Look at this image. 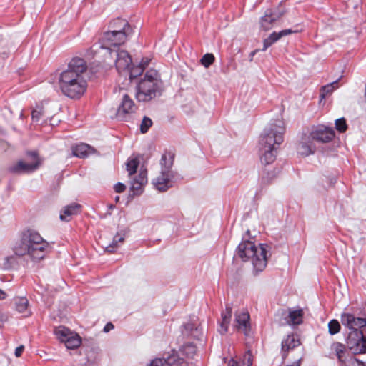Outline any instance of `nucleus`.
<instances>
[{
	"instance_id": "nucleus-22",
	"label": "nucleus",
	"mask_w": 366,
	"mask_h": 366,
	"mask_svg": "<svg viewBox=\"0 0 366 366\" xmlns=\"http://www.w3.org/2000/svg\"><path fill=\"white\" fill-rule=\"evenodd\" d=\"M303 311L300 308L290 311L287 321L293 326L299 325L303 322Z\"/></svg>"
},
{
	"instance_id": "nucleus-35",
	"label": "nucleus",
	"mask_w": 366,
	"mask_h": 366,
	"mask_svg": "<svg viewBox=\"0 0 366 366\" xmlns=\"http://www.w3.org/2000/svg\"><path fill=\"white\" fill-rule=\"evenodd\" d=\"M169 360V355L167 357H158L154 359L149 364V366H171Z\"/></svg>"
},
{
	"instance_id": "nucleus-58",
	"label": "nucleus",
	"mask_w": 366,
	"mask_h": 366,
	"mask_svg": "<svg viewBox=\"0 0 366 366\" xmlns=\"http://www.w3.org/2000/svg\"><path fill=\"white\" fill-rule=\"evenodd\" d=\"M355 360L362 366H366V362L359 360L358 359L355 358Z\"/></svg>"
},
{
	"instance_id": "nucleus-14",
	"label": "nucleus",
	"mask_w": 366,
	"mask_h": 366,
	"mask_svg": "<svg viewBox=\"0 0 366 366\" xmlns=\"http://www.w3.org/2000/svg\"><path fill=\"white\" fill-rule=\"evenodd\" d=\"M300 345V340L297 337V335L293 333L288 335L286 338L282 341L281 344V355L282 361L284 362L286 360L288 352Z\"/></svg>"
},
{
	"instance_id": "nucleus-64",
	"label": "nucleus",
	"mask_w": 366,
	"mask_h": 366,
	"mask_svg": "<svg viewBox=\"0 0 366 366\" xmlns=\"http://www.w3.org/2000/svg\"><path fill=\"white\" fill-rule=\"evenodd\" d=\"M127 160H132V161H134V160H137V159H135V158H132V159L129 158Z\"/></svg>"
},
{
	"instance_id": "nucleus-4",
	"label": "nucleus",
	"mask_w": 366,
	"mask_h": 366,
	"mask_svg": "<svg viewBox=\"0 0 366 366\" xmlns=\"http://www.w3.org/2000/svg\"><path fill=\"white\" fill-rule=\"evenodd\" d=\"M285 123L275 119L264 130L259 140V154L261 160H271L277 157L279 146L284 141Z\"/></svg>"
},
{
	"instance_id": "nucleus-32",
	"label": "nucleus",
	"mask_w": 366,
	"mask_h": 366,
	"mask_svg": "<svg viewBox=\"0 0 366 366\" xmlns=\"http://www.w3.org/2000/svg\"><path fill=\"white\" fill-rule=\"evenodd\" d=\"M54 333L58 339L63 342H64L66 338L71 334V331L65 327H59L58 328H56Z\"/></svg>"
},
{
	"instance_id": "nucleus-18",
	"label": "nucleus",
	"mask_w": 366,
	"mask_h": 366,
	"mask_svg": "<svg viewBox=\"0 0 366 366\" xmlns=\"http://www.w3.org/2000/svg\"><path fill=\"white\" fill-rule=\"evenodd\" d=\"M109 31L117 32H124L126 35L130 36L132 34V29L128 21L123 19H116L109 24Z\"/></svg>"
},
{
	"instance_id": "nucleus-16",
	"label": "nucleus",
	"mask_w": 366,
	"mask_h": 366,
	"mask_svg": "<svg viewBox=\"0 0 366 366\" xmlns=\"http://www.w3.org/2000/svg\"><path fill=\"white\" fill-rule=\"evenodd\" d=\"M47 251L48 243L46 241L29 244V256L34 262L44 259Z\"/></svg>"
},
{
	"instance_id": "nucleus-13",
	"label": "nucleus",
	"mask_w": 366,
	"mask_h": 366,
	"mask_svg": "<svg viewBox=\"0 0 366 366\" xmlns=\"http://www.w3.org/2000/svg\"><path fill=\"white\" fill-rule=\"evenodd\" d=\"M43 162H32L28 163L27 162H17L16 165L9 167L8 170L10 173L22 174H30L37 170L42 164Z\"/></svg>"
},
{
	"instance_id": "nucleus-27",
	"label": "nucleus",
	"mask_w": 366,
	"mask_h": 366,
	"mask_svg": "<svg viewBox=\"0 0 366 366\" xmlns=\"http://www.w3.org/2000/svg\"><path fill=\"white\" fill-rule=\"evenodd\" d=\"M338 81L339 79L328 84L327 85L322 86L320 91V98L321 100L325 99L327 97L331 95V94L338 88Z\"/></svg>"
},
{
	"instance_id": "nucleus-6",
	"label": "nucleus",
	"mask_w": 366,
	"mask_h": 366,
	"mask_svg": "<svg viewBox=\"0 0 366 366\" xmlns=\"http://www.w3.org/2000/svg\"><path fill=\"white\" fill-rule=\"evenodd\" d=\"M112 58H115V66L120 76H128V84L143 72V67L132 64L129 54L125 50L109 51Z\"/></svg>"
},
{
	"instance_id": "nucleus-45",
	"label": "nucleus",
	"mask_w": 366,
	"mask_h": 366,
	"mask_svg": "<svg viewBox=\"0 0 366 366\" xmlns=\"http://www.w3.org/2000/svg\"><path fill=\"white\" fill-rule=\"evenodd\" d=\"M195 326H196V325L193 322H187V323L184 324L182 327H184V329L185 330V334L187 336H190V335L194 331L193 330L194 329Z\"/></svg>"
},
{
	"instance_id": "nucleus-26",
	"label": "nucleus",
	"mask_w": 366,
	"mask_h": 366,
	"mask_svg": "<svg viewBox=\"0 0 366 366\" xmlns=\"http://www.w3.org/2000/svg\"><path fill=\"white\" fill-rule=\"evenodd\" d=\"M171 366H188V362L182 357H180L175 350H172L169 353V360Z\"/></svg>"
},
{
	"instance_id": "nucleus-39",
	"label": "nucleus",
	"mask_w": 366,
	"mask_h": 366,
	"mask_svg": "<svg viewBox=\"0 0 366 366\" xmlns=\"http://www.w3.org/2000/svg\"><path fill=\"white\" fill-rule=\"evenodd\" d=\"M152 125V121L150 118L144 117L140 124V131L142 133H146Z\"/></svg>"
},
{
	"instance_id": "nucleus-19",
	"label": "nucleus",
	"mask_w": 366,
	"mask_h": 366,
	"mask_svg": "<svg viewBox=\"0 0 366 366\" xmlns=\"http://www.w3.org/2000/svg\"><path fill=\"white\" fill-rule=\"evenodd\" d=\"M293 32L294 31H292V29H287L282 30L279 32L272 33L268 38L264 40L263 48L261 49V51H266L268 47H269L272 44H274L279 39H280L282 36L292 34Z\"/></svg>"
},
{
	"instance_id": "nucleus-50",
	"label": "nucleus",
	"mask_w": 366,
	"mask_h": 366,
	"mask_svg": "<svg viewBox=\"0 0 366 366\" xmlns=\"http://www.w3.org/2000/svg\"><path fill=\"white\" fill-rule=\"evenodd\" d=\"M24 350V345H20V346L17 347L16 348L15 352H14L16 357H20L21 355Z\"/></svg>"
},
{
	"instance_id": "nucleus-61",
	"label": "nucleus",
	"mask_w": 366,
	"mask_h": 366,
	"mask_svg": "<svg viewBox=\"0 0 366 366\" xmlns=\"http://www.w3.org/2000/svg\"><path fill=\"white\" fill-rule=\"evenodd\" d=\"M119 196H117V197H115V202H119Z\"/></svg>"
},
{
	"instance_id": "nucleus-53",
	"label": "nucleus",
	"mask_w": 366,
	"mask_h": 366,
	"mask_svg": "<svg viewBox=\"0 0 366 366\" xmlns=\"http://www.w3.org/2000/svg\"><path fill=\"white\" fill-rule=\"evenodd\" d=\"M337 182V179L335 177H332L328 178V184L329 186L332 187Z\"/></svg>"
},
{
	"instance_id": "nucleus-60",
	"label": "nucleus",
	"mask_w": 366,
	"mask_h": 366,
	"mask_svg": "<svg viewBox=\"0 0 366 366\" xmlns=\"http://www.w3.org/2000/svg\"><path fill=\"white\" fill-rule=\"evenodd\" d=\"M262 188L258 189L257 190V192H256L255 196H257V195H259V194H261V193H262Z\"/></svg>"
},
{
	"instance_id": "nucleus-7",
	"label": "nucleus",
	"mask_w": 366,
	"mask_h": 366,
	"mask_svg": "<svg viewBox=\"0 0 366 366\" xmlns=\"http://www.w3.org/2000/svg\"><path fill=\"white\" fill-rule=\"evenodd\" d=\"M174 162H161L160 174L152 180L154 188L160 192H167L174 184L182 179L181 175L172 170Z\"/></svg>"
},
{
	"instance_id": "nucleus-2",
	"label": "nucleus",
	"mask_w": 366,
	"mask_h": 366,
	"mask_svg": "<svg viewBox=\"0 0 366 366\" xmlns=\"http://www.w3.org/2000/svg\"><path fill=\"white\" fill-rule=\"evenodd\" d=\"M341 323L348 332L345 337V343L349 350L354 355L366 353V336L364 330L366 327V314L343 312L340 317Z\"/></svg>"
},
{
	"instance_id": "nucleus-37",
	"label": "nucleus",
	"mask_w": 366,
	"mask_h": 366,
	"mask_svg": "<svg viewBox=\"0 0 366 366\" xmlns=\"http://www.w3.org/2000/svg\"><path fill=\"white\" fill-rule=\"evenodd\" d=\"M139 166V162H127L126 169L129 173V175H133L137 172V170Z\"/></svg>"
},
{
	"instance_id": "nucleus-23",
	"label": "nucleus",
	"mask_w": 366,
	"mask_h": 366,
	"mask_svg": "<svg viewBox=\"0 0 366 366\" xmlns=\"http://www.w3.org/2000/svg\"><path fill=\"white\" fill-rule=\"evenodd\" d=\"M14 304L16 310L19 313H25V316L31 314V312L28 310L29 301L26 297H16L14 299Z\"/></svg>"
},
{
	"instance_id": "nucleus-11",
	"label": "nucleus",
	"mask_w": 366,
	"mask_h": 366,
	"mask_svg": "<svg viewBox=\"0 0 366 366\" xmlns=\"http://www.w3.org/2000/svg\"><path fill=\"white\" fill-rule=\"evenodd\" d=\"M137 110V106L133 100L127 94L123 95L120 105L117 110V117L119 119L124 120L127 117L134 113Z\"/></svg>"
},
{
	"instance_id": "nucleus-3",
	"label": "nucleus",
	"mask_w": 366,
	"mask_h": 366,
	"mask_svg": "<svg viewBox=\"0 0 366 366\" xmlns=\"http://www.w3.org/2000/svg\"><path fill=\"white\" fill-rule=\"evenodd\" d=\"M250 239V231L247 229L236 249V255L243 262L251 259L254 269L257 273L261 272L267 264V253L270 247L267 244L262 243L259 244L258 248Z\"/></svg>"
},
{
	"instance_id": "nucleus-12",
	"label": "nucleus",
	"mask_w": 366,
	"mask_h": 366,
	"mask_svg": "<svg viewBox=\"0 0 366 366\" xmlns=\"http://www.w3.org/2000/svg\"><path fill=\"white\" fill-rule=\"evenodd\" d=\"M71 154L72 157L85 159L89 158L90 157H99V152L96 149L92 147V146L81 143L79 144H76L71 147Z\"/></svg>"
},
{
	"instance_id": "nucleus-33",
	"label": "nucleus",
	"mask_w": 366,
	"mask_h": 366,
	"mask_svg": "<svg viewBox=\"0 0 366 366\" xmlns=\"http://www.w3.org/2000/svg\"><path fill=\"white\" fill-rule=\"evenodd\" d=\"M139 185H144L147 183V171L144 169V165L141 167L139 174L134 179V181Z\"/></svg>"
},
{
	"instance_id": "nucleus-31",
	"label": "nucleus",
	"mask_w": 366,
	"mask_h": 366,
	"mask_svg": "<svg viewBox=\"0 0 366 366\" xmlns=\"http://www.w3.org/2000/svg\"><path fill=\"white\" fill-rule=\"evenodd\" d=\"M124 241V236H120L119 233H117L114 237H113V240L112 242V243L110 244H109L107 247H106V252H109V253H113L117 247V244L119 242H123Z\"/></svg>"
},
{
	"instance_id": "nucleus-17",
	"label": "nucleus",
	"mask_w": 366,
	"mask_h": 366,
	"mask_svg": "<svg viewBox=\"0 0 366 366\" xmlns=\"http://www.w3.org/2000/svg\"><path fill=\"white\" fill-rule=\"evenodd\" d=\"M81 208V205L75 202L66 205L61 210L59 219L63 222H69L72 216L80 212Z\"/></svg>"
},
{
	"instance_id": "nucleus-44",
	"label": "nucleus",
	"mask_w": 366,
	"mask_h": 366,
	"mask_svg": "<svg viewBox=\"0 0 366 366\" xmlns=\"http://www.w3.org/2000/svg\"><path fill=\"white\" fill-rule=\"evenodd\" d=\"M15 261V257L14 256H9L4 258V268L6 269H9L12 267V264Z\"/></svg>"
},
{
	"instance_id": "nucleus-55",
	"label": "nucleus",
	"mask_w": 366,
	"mask_h": 366,
	"mask_svg": "<svg viewBox=\"0 0 366 366\" xmlns=\"http://www.w3.org/2000/svg\"><path fill=\"white\" fill-rule=\"evenodd\" d=\"M302 362V358L295 361L292 364L290 365V366H300Z\"/></svg>"
},
{
	"instance_id": "nucleus-30",
	"label": "nucleus",
	"mask_w": 366,
	"mask_h": 366,
	"mask_svg": "<svg viewBox=\"0 0 366 366\" xmlns=\"http://www.w3.org/2000/svg\"><path fill=\"white\" fill-rule=\"evenodd\" d=\"M297 152L302 157H307L314 153V150L310 145L305 142H301L298 144Z\"/></svg>"
},
{
	"instance_id": "nucleus-1",
	"label": "nucleus",
	"mask_w": 366,
	"mask_h": 366,
	"mask_svg": "<svg viewBox=\"0 0 366 366\" xmlns=\"http://www.w3.org/2000/svg\"><path fill=\"white\" fill-rule=\"evenodd\" d=\"M87 65L84 59L73 58L67 69L59 77V86L62 94L73 99L81 98L87 89L85 74Z\"/></svg>"
},
{
	"instance_id": "nucleus-54",
	"label": "nucleus",
	"mask_w": 366,
	"mask_h": 366,
	"mask_svg": "<svg viewBox=\"0 0 366 366\" xmlns=\"http://www.w3.org/2000/svg\"><path fill=\"white\" fill-rule=\"evenodd\" d=\"M228 366H239V363L233 358H231L228 362Z\"/></svg>"
},
{
	"instance_id": "nucleus-28",
	"label": "nucleus",
	"mask_w": 366,
	"mask_h": 366,
	"mask_svg": "<svg viewBox=\"0 0 366 366\" xmlns=\"http://www.w3.org/2000/svg\"><path fill=\"white\" fill-rule=\"evenodd\" d=\"M64 343L65 346L68 349L74 350L80 346L81 344V338L76 333L73 334L71 332V334L67 338H66Z\"/></svg>"
},
{
	"instance_id": "nucleus-48",
	"label": "nucleus",
	"mask_w": 366,
	"mask_h": 366,
	"mask_svg": "<svg viewBox=\"0 0 366 366\" xmlns=\"http://www.w3.org/2000/svg\"><path fill=\"white\" fill-rule=\"evenodd\" d=\"M26 157L32 160H39V154L36 151H29L26 152Z\"/></svg>"
},
{
	"instance_id": "nucleus-25",
	"label": "nucleus",
	"mask_w": 366,
	"mask_h": 366,
	"mask_svg": "<svg viewBox=\"0 0 366 366\" xmlns=\"http://www.w3.org/2000/svg\"><path fill=\"white\" fill-rule=\"evenodd\" d=\"M22 234L24 235V240L29 244L40 243V242L45 241L37 232L33 229H27Z\"/></svg>"
},
{
	"instance_id": "nucleus-63",
	"label": "nucleus",
	"mask_w": 366,
	"mask_h": 366,
	"mask_svg": "<svg viewBox=\"0 0 366 366\" xmlns=\"http://www.w3.org/2000/svg\"><path fill=\"white\" fill-rule=\"evenodd\" d=\"M19 117H20V118H23V117H24L23 112H21Z\"/></svg>"
},
{
	"instance_id": "nucleus-29",
	"label": "nucleus",
	"mask_w": 366,
	"mask_h": 366,
	"mask_svg": "<svg viewBox=\"0 0 366 366\" xmlns=\"http://www.w3.org/2000/svg\"><path fill=\"white\" fill-rule=\"evenodd\" d=\"M180 352L187 357L192 358L197 352V347L194 343L188 342L181 347Z\"/></svg>"
},
{
	"instance_id": "nucleus-51",
	"label": "nucleus",
	"mask_w": 366,
	"mask_h": 366,
	"mask_svg": "<svg viewBox=\"0 0 366 366\" xmlns=\"http://www.w3.org/2000/svg\"><path fill=\"white\" fill-rule=\"evenodd\" d=\"M112 329H114V325L112 322H108L104 327L103 331L104 332H108L110 330H112Z\"/></svg>"
},
{
	"instance_id": "nucleus-34",
	"label": "nucleus",
	"mask_w": 366,
	"mask_h": 366,
	"mask_svg": "<svg viewBox=\"0 0 366 366\" xmlns=\"http://www.w3.org/2000/svg\"><path fill=\"white\" fill-rule=\"evenodd\" d=\"M340 329V323L336 319H332L328 322V332L331 335L337 334Z\"/></svg>"
},
{
	"instance_id": "nucleus-47",
	"label": "nucleus",
	"mask_w": 366,
	"mask_h": 366,
	"mask_svg": "<svg viewBox=\"0 0 366 366\" xmlns=\"http://www.w3.org/2000/svg\"><path fill=\"white\" fill-rule=\"evenodd\" d=\"M114 189L117 193H122L126 189V186L122 182H117L114 184Z\"/></svg>"
},
{
	"instance_id": "nucleus-5",
	"label": "nucleus",
	"mask_w": 366,
	"mask_h": 366,
	"mask_svg": "<svg viewBox=\"0 0 366 366\" xmlns=\"http://www.w3.org/2000/svg\"><path fill=\"white\" fill-rule=\"evenodd\" d=\"M162 86L158 72L149 70L137 85L136 98L139 102H149L161 94Z\"/></svg>"
},
{
	"instance_id": "nucleus-57",
	"label": "nucleus",
	"mask_w": 366,
	"mask_h": 366,
	"mask_svg": "<svg viewBox=\"0 0 366 366\" xmlns=\"http://www.w3.org/2000/svg\"><path fill=\"white\" fill-rule=\"evenodd\" d=\"M6 296V293L2 290L0 289V300L5 299Z\"/></svg>"
},
{
	"instance_id": "nucleus-24",
	"label": "nucleus",
	"mask_w": 366,
	"mask_h": 366,
	"mask_svg": "<svg viewBox=\"0 0 366 366\" xmlns=\"http://www.w3.org/2000/svg\"><path fill=\"white\" fill-rule=\"evenodd\" d=\"M14 252L15 255L21 257L25 254L29 255V244L26 241L24 240V235H21V238L19 242H16L14 246Z\"/></svg>"
},
{
	"instance_id": "nucleus-59",
	"label": "nucleus",
	"mask_w": 366,
	"mask_h": 366,
	"mask_svg": "<svg viewBox=\"0 0 366 366\" xmlns=\"http://www.w3.org/2000/svg\"><path fill=\"white\" fill-rule=\"evenodd\" d=\"M115 208V206L112 204H110L108 205V209L109 210H112V209H114Z\"/></svg>"
},
{
	"instance_id": "nucleus-56",
	"label": "nucleus",
	"mask_w": 366,
	"mask_h": 366,
	"mask_svg": "<svg viewBox=\"0 0 366 366\" xmlns=\"http://www.w3.org/2000/svg\"><path fill=\"white\" fill-rule=\"evenodd\" d=\"M259 51V49H255L250 53V61H252L254 56Z\"/></svg>"
},
{
	"instance_id": "nucleus-46",
	"label": "nucleus",
	"mask_w": 366,
	"mask_h": 366,
	"mask_svg": "<svg viewBox=\"0 0 366 366\" xmlns=\"http://www.w3.org/2000/svg\"><path fill=\"white\" fill-rule=\"evenodd\" d=\"M194 331L190 335V336L194 339L199 340L201 337L202 336V328L199 325H196Z\"/></svg>"
},
{
	"instance_id": "nucleus-15",
	"label": "nucleus",
	"mask_w": 366,
	"mask_h": 366,
	"mask_svg": "<svg viewBox=\"0 0 366 366\" xmlns=\"http://www.w3.org/2000/svg\"><path fill=\"white\" fill-rule=\"evenodd\" d=\"M235 321L237 323V327L242 330L244 335L249 337L251 334L250 315L248 311H242L235 313Z\"/></svg>"
},
{
	"instance_id": "nucleus-40",
	"label": "nucleus",
	"mask_w": 366,
	"mask_h": 366,
	"mask_svg": "<svg viewBox=\"0 0 366 366\" xmlns=\"http://www.w3.org/2000/svg\"><path fill=\"white\" fill-rule=\"evenodd\" d=\"M214 61V56L212 54H206L201 59L202 64L208 68Z\"/></svg>"
},
{
	"instance_id": "nucleus-38",
	"label": "nucleus",
	"mask_w": 366,
	"mask_h": 366,
	"mask_svg": "<svg viewBox=\"0 0 366 366\" xmlns=\"http://www.w3.org/2000/svg\"><path fill=\"white\" fill-rule=\"evenodd\" d=\"M335 129L340 132H345L347 129V124L345 118H340L335 120Z\"/></svg>"
},
{
	"instance_id": "nucleus-43",
	"label": "nucleus",
	"mask_w": 366,
	"mask_h": 366,
	"mask_svg": "<svg viewBox=\"0 0 366 366\" xmlns=\"http://www.w3.org/2000/svg\"><path fill=\"white\" fill-rule=\"evenodd\" d=\"M175 158V153L174 150L169 149L165 150V152L162 154L161 160H174Z\"/></svg>"
},
{
	"instance_id": "nucleus-9",
	"label": "nucleus",
	"mask_w": 366,
	"mask_h": 366,
	"mask_svg": "<svg viewBox=\"0 0 366 366\" xmlns=\"http://www.w3.org/2000/svg\"><path fill=\"white\" fill-rule=\"evenodd\" d=\"M282 167L277 162H264L259 172L261 184H269L280 172Z\"/></svg>"
},
{
	"instance_id": "nucleus-41",
	"label": "nucleus",
	"mask_w": 366,
	"mask_h": 366,
	"mask_svg": "<svg viewBox=\"0 0 366 366\" xmlns=\"http://www.w3.org/2000/svg\"><path fill=\"white\" fill-rule=\"evenodd\" d=\"M43 109L41 107L35 108L31 112V119L34 122H39L41 117L43 116Z\"/></svg>"
},
{
	"instance_id": "nucleus-52",
	"label": "nucleus",
	"mask_w": 366,
	"mask_h": 366,
	"mask_svg": "<svg viewBox=\"0 0 366 366\" xmlns=\"http://www.w3.org/2000/svg\"><path fill=\"white\" fill-rule=\"evenodd\" d=\"M149 61H150V60L147 58L142 59V60L139 66H142L143 71H144V69L146 68V66H147L149 65Z\"/></svg>"
},
{
	"instance_id": "nucleus-49",
	"label": "nucleus",
	"mask_w": 366,
	"mask_h": 366,
	"mask_svg": "<svg viewBox=\"0 0 366 366\" xmlns=\"http://www.w3.org/2000/svg\"><path fill=\"white\" fill-rule=\"evenodd\" d=\"M8 320V315L0 312V329L4 327V323Z\"/></svg>"
},
{
	"instance_id": "nucleus-20",
	"label": "nucleus",
	"mask_w": 366,
	"mask_h": 366,
	"mask_svg": "<svg viewBox=\"0 0 366 366\" xmlns=\"http://www.w3.org/2000/svg\"><path fill=\"white\" fill-rule=\"evenodd\" d=\"M232 314V304H226L225 310L222 312V322H220V327L222 333L224 334L228 331V327L231 321Z\"/></svg>"
},
{
	"instance_id": "nucleus-36",
	"label": "nucleus",
	"mask_w": 366,
	"mask_h": 366,
	"mask_svg": "<svg viewBox=\"0 0 366 366\" xmlns=\"http://www.w3.org/2000/svg\"><path fill=\"white\" fill-rule=\"evenodd\" d=\"M346 346H347V345H345L340 342H335L333 344V347H334V350L336 352V355L337 357V359L340 362H342V354H344L345 352Z\"/></svg>"
},
{
	"instance_id": "nucleus-62",
	"label": "nucleus",
	"mask_w": 366,
	"mask_h": 366,
	"mask_svg": "<svg viewBox=\"0 0 366 366\" xmlns=\"http://www.w3.org/2000/svg\"><path fill=\"white\" fill-rule=\"evenodd\" d=\"M248 362H249V364L247 365V366H251L252 365V362H250V358H249Z\"/></svg>"
},
{
	"instance_id": "nucleus-42",
	"label": "nucleus",
	"mask_w": 366,
	"mask_h": 366,
	"mask_svg": "<svg viewBox=\"0 0 366 366\" xmlns=\"http://www.w3.org/2000/svg\"><path fill=\"white\" fill-rule=\"evenodd\" d=\"M134 182H132L130 190L132 192V196L139 195L142 193V187Z\"/></svg>"
},
{
	"instance_id": "nucleus-21",
	"label": "nucleus",
	"mask_w": 366,
	"mask_h": 366,
	"mask_svg": "<svg viewBox=\"0 0 366 366\" xmlns=\"http://www.w3.org/2000/svg\"><path fill=\"white\" fill-rule=\"evenodd\" d=\"M279 18L275 14L270 10H267L265 15L261 18L260 24L264 30H269L272 28V24Z\"/></svg>"
},
{
	"instance_id": "nucleus-8",
	"label": "nucleus",
	"mask_w": 366,
	"mask_h": 366,
	"mask_svg": "<svg viewBox=\"0 0 366 366\" xmlns=\"http://www.w3.org/2000/svg\"><path fill=\"white\" fill-rule=\"evenodd\" d=\"M129 35L124 32H117V31H108L104 33L99 43L94 44L91 47L92 53L96 54L99 49L105 50L107 53L109 51L119 49V46L125 43Z\"/></svg>"
},
{
	"instance_id": "nucleus-10",
	"label": "nucleus",
	"mask_w": 366,
	"mask_h": 366,
	"mask_svg": "<svg viewBox=\"0 0 366 366\" xmlns=\"http://www.w3.org/2000/svg\"><path fill=\"white\" fill-rule=\"evenodd\" d=\"M311 138L317 142L327 143L331 142L335 137V132L332 127L318 125L310 133Z\"/></svg>"
}]
</instances>
